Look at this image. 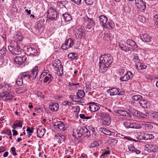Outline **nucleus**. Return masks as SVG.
I'll return each instance as SVG.
<instances>
[{
    "label": "nucleus",
    "mask_w": 158,
    "mask_h": 158,
    "mask_svg": "<svg viewBox=\"0 0 158 158\" xmlns=\"http://www.w3.org/2000/svg\"><path fill=\"white\" fill-rule=\"evenodd\" d=\"M83 28V26H81V28L78 27V28H77V30L75 33V35L76 36L77 35L78 38L80 39H81L84 37Z\"/></svg>",
    "instance_id": "obj_15"
},
{
    "label": "nucleus",
    "mask_w": 158,
    "mask_h": 158,
    "mask_svg": "<svg viewBox=\"0 0 158 158\" xmlns=\"http://www.w3.org/2000/svg\"><path fill=\"white\" fill-rule=\"evenodd\" d=\"M23 79L19 75L17 79L16 83L19 86H21L23 84Z\"/></svg>",
    "instance_id": "obj_39"
},
{
    "label": "nucleus",
    "mask_w": 158,
    "mask_h": 158,
    "mask_svg": "<svg viewBox=\"0 0 158 158\" xmlns=\"http://www.w3.org/2000/svg\"><path fill=\"white\" fill-rule=\"evenodd\" d=\"M127 45H129L132 48H137L138 46L136 42L131 39H128L126 40Z\"/></svg>",
    "instance_id": "obj_24"
},
{
    "label": "nucleus",
    "mask_w": 158,
    "mask_h": 158,
    "mask_svg": "<svg viewBox=\"0 0 158 158\" xmlns=\"http://www.w3.org/2000/svg\"><path fill=\"white\" fill-rule=\"evenodd\" d=\"M49 108L52 111H56L59 108V105L57 103H52L49 105Z\"/></svg>",
    "instance_id": "obj_27"
},
{
    "label": "nucleus",
    "mask_w": 158,
    "mask_h": 158,
    "mask_svg": "<svg viewBox=\"0 0 158 158\" xmlns=\"http://www.w3.org/2000/svg\"><path fill=\"white\" fill-rule=\"evenodd\" d=\"M77 131V130H74L73 134V136H74L76 138H77V137H78V135H77V132H76V131Z\"/></svg>",
    "instance_id": "obj_62"
},
{
    "label": "nucleus",
    "mask_w": 158,
    "mask_h": 158,
    "mask_svg": "<svg viewBox=\"0 0 158 158\" xmlns=\"http://www.w3.org/2000/svg\"><path fill=\"white\" fill-rule=\"evenodd\" d=\"M154 25L156 27L158 28V15H155L153 18Z\"/></svg>",
    "instance_id": "obj_42"
},
{
    "label": "nucleus",
    "mask_w": 158,
    "mask_h": 158,
    "mask_svg": "<svg viewBox=\"0 0 158 158\" xmlns=\"http://www.w3.org/2000/svg\"><path fill=\"white\" fill-rule=\"evenodd\" d=\"M6 150V148L4 147L1 146L0 147V152H2Z\"/></svg>",
    "instance_id": "obj_63"
},
{
    "label": "nucleus",
    "mask_w": 158,
    "mask_h": 158,
    "mask_svg": "<svg viewBox=\"0 0 158 158\" xmlns=\"http://www.w3.org/2000/svg\"><path fill=\"white\" fill-rule=\"evenodd\" d=\"M61 61L59 60H55L53 61L52 64L53 66L57 68V69L60 70H63V66L61 65Z\"/></svg>",
    "instance_id": "obj_19"
},
{
    "label": "nucleus",
    "mask_w": 158,
    "mask_h": 158,
    "mask_svg": "<svg viewBox=\"0 0 158 158\" xmlns=\"http://www.w3.org/2000/svg\"><path fill=\"white\" fill-rule=\"evenodd\" d=\"M6 53V49L3 47L2 49H0V56L2 57Z\"/></svg>",
    "instance_id": "obj_43"
},
{
    "label": "nucleus",
    "mask_w": 158,
    "mask_h": 158,
    "mask_svg": "<svg viewBox=\"0 0 158 158\" xmlns=\"http://www.w3.org/2000/svg\"><path fill=\"white\" fill-rule=\"evenodd\" d=\"M76 132H77L78 137H81L83 134H86L85 136L88 137L90 135L89 131H88V129L85 127H83L80 129H77Z\"/></svg>",
    "instance_id": "obj_4"
},
{
    "label": "nucleus",
    "mask_w": 158,
    "mask_h": 158,
    "mask_svg": "<svg viewBox=\"0 0 158 158\" xmlns=\"http://www.w3.org/2000/svg\"><path fill=\"white\" fill-rule=\"evenodd\" d=\"M145 77L147 79L152 80L153 79V77L150 75L147 74L145 75Z\"/></svg>",
    "instance_id": "obj_59"
},
{
    "label": "nucleus",
    "mask_w": 158,
    "mask_h": 158,
    "mask_svg": "<svg viewBox=\"0 0 158 158\" xmlns=\"http://www.w3.org/2000/svg\"><path fill=\"white\" fill-rule=\"evenodd\" d=\"M27 49L26 51L28 55L32 56H36L37 55V51L35 48L29 47H27Z\"/></svg>",
    "instance_id": "obj_20"
},
{
    "label": "nucleus",
    "mask_w": 158,
    "mask_h": 158,
    "mask_svg": "<svg viewBox=\"0 0 158 158\" xmlns=\"http://www.w3.org/2000/svg\"><path fill=\"white\" fill-rule=\"evenodd\" d=\"M145 147L148 152H156L158 148L156 145L148 144H146Z\"/></svg>",
    "instance_id": "obj_12"
},
{
    "label": "nucleus",
    "mask_w": 158,
    "mask_h": 158,
    "mask_svg": "<svg viewBox=\"0 0 158 158\" xmlns=\"http://www.w3.org/2000/svg\"><path fill=\"white\" fill-rule=\"evenodd\" d=\"M138 18L139 20L143 23H144L146 22V18L143 16L139 15V16Z\"/></svg>",
    "instance_id": "obj_44"
},
{
    "label": "nucleus",
    "mask_w": 158,
    "mask_h": 158,
    "mask_svg": "<svg viewBox=\"0 0 158 158\" xmlns=\"http://www.w3.org/2000/svg\"><path fill=\"white\" fill-rule=\"evenodd\" d=\"M38 68L37 66L35 67L32 70L31 73V79L35 80L36 78L38 73Z\"/></svg>",
    "instance_id": "obj_23"
},
{
    "label": "nucleus",
    "mask_w": 158,
    "mask_h": 158,
    "mask_svg": "<svg viewBox=\"0 0 158 158\" xmlns=\"http://www.w3.org/2000/svg\"><path fill=\"white\" fill-rule=\"evenodd\" d=\"M84 1L87 5H91L93 2V0H84Z\"/></svg>",
    "instance_id": "obj_54"
},
{
    "label": "nucleus",
    "mask_w": 158,
    "mask_h": 158,
    "mask_svg": "<svg viewBox=\"0 0 158 158\" xmlns=\"http://www.w3.org/2000/svg\"><path fill=\"white\" fill-rule=\"evenodd\" d=\"M62 16L64 21L69 22L70 21L71 18L70 16L67 13H66L62 15Z\"/></svg>",
    "instance_id": "obj_35"
},
{
    "label": "nucleus",
    "mask_w": 158,
    "mask_h": 158,
    "mask_svg": "<svg viewBox=\"0 0 158 158\" xmlns=\"http://www.w3.org/2000/svg\"><path fill=\"white\" fill-rule=\"evenodd\" d=\"M135 2L136 6L140 9L141 11L144 12L146 7L145 3L142 0H135Z\"/></svg>",
    "instance_id": "obj_6"
},
{
    "label": "nucleus",
    "mask_w": 158,
    "mask_h": 158,
    "mask_svg": "<svg viewBox=\"0 0 158 158\" xmlns=\"http://www.w3.org/2000/svg\"><path fill=\"white\" fill-rule=\"evenodd\" d=\"M14 46H9L8 49L13 54L19 55L21 53L19 46L17 41H14Z\"/></svg>",
    "instance_id": "obj_2"
},
{
    "label": "nucleus",
    "mask_w": 158,
    "mask_h": 158,
    "mask_svg": "<svg viewBox=\"0 0 158 158\" xmlns=\"http://www.w3.org/2000/svg\"><path fill=\"white\" fill-rule=\"evenodd\" d=\"M73 2L77 5H80L81 3V0H71Z\"/></svg>",
    "instance_id": "obj_60"
},
{
    "label": "nucleus",
    "mask_w": 158,
    "mask_h": 158,
    "mask_svg": "<svg viewBox=\"0 0 158 158\" xmlns=\"http://www.w3.org/2000/svg\"><path fill=\"white\" fill-rule=\"evenodd\" d=\"M88 108L92 112H95L100 109L99 106L94 102L90 104Z\"/></svg>",
    "instance_id": "obj_18"
},
{
    "label": "nucleus",
    "mask_w": 158,
    "mask_h": 158,
    "mask_svg": "<svg viewBox=\"0 0 158 158\" xmlns=\"http://www.w3.org/2000/svg\"><path fill=\"white\" fill-rule=\"evenodd\" d=\"M55 137L59 140L58 141V143H61L62 142H64L65 139L66 138V136L65 135H61L58 134L55 135Z\"/></svg>",
    "instance_id": "obj_25"
},
{
    "label": "nucleus",
    "mask_w": 158,
    "mask_h": 158,
    "mask_svg": "<svg viewBox=\"0 0 158 158\" xmlns=\"http://www.w3.org/2000/svg\"><path fill=\"white\" fill-rule=\"evenodd\" d=\"M106 133L105 135H108L110 136H111L112 137H114V135H115V133L114 132H112L108 130L106 132Z\"/></svg>",
    "instance_id": "obj_50"
},
{
    "label": "nucleus",
    "mask_w": 158,
    "mask_h": 158,
    "mask_svg": "<svg viewBox=\"0 0 158 158\" xmlns=\"http://www.w3.org/2000/svg\"><path fill=\"white\" fill-rule=\"evenodd\" d=\"M85 95V93L84 91L82 90H79L77 93V98H83Z\"/></svg>",
    "instance_id": "obj_34"
},
{
    "label": "nucleus",
    "mask_w": 158,
    "mask_h": 158,
    "mask_svg": "<svg viewBox=\"0 0 158 158\" xmlns=\"http://www.w3.org/2000/svg\"><path fill=\"white\" fill-rule=\"evenodd\" d=\"M100 24L103 28H108L106 22L107 21V18L104 15H101L99 17Z\"/></svg>",
    "instance_id": "obj_10"
},
{
    "label": "nucleus",
    "mask_w": 158,
    "mask_h": 158,
    "mask_svg": "<svg viewBox=\"0 0 158 158\" xmlns=\"http://www.w3.org/2000/svg\"><path fill=\"white\" fill-rule=\"evenodd\" d=\"M140 38L143 41L146 42H150L152 38L151 36L146 34L140 35Z\"/></svg>",
    "instance_id": "obj_21"
},
{
    "label": "nucleus",
    "mask_w": 158,
    "mask_h": 158,
    "mask_svg": "<svg viewBox=\"0 0 158 158\" xmlns=\"http://www.w3.org/2000/svg\"><path fill=\"white\" fill-rule=\"evenodd\" d=\"M140 106L144 108H148L151 105L149 102L147 100H144L143 98L141 100L139 101Z\"/></svg>",
    "instance_id": "obj_17"
},
{
    "label": "nucleus",
    "mask_w": 158,
    "mask_h": 158,
    "mask_svg": "<svg viewBox=\"0 0 158 158\" xmlns=\"http://www.w3.org/2000/svg\"><path fill=\"white\" fill-rule=\"evenodd\" d=\"M135 116H137L138 118H148L149 116L146 114L142 113L140 111H137V114H135Z\"/></svg>",
    "instance_id": "obj_29"
},
{
    "label": "nucleus",
    "mask_w": 158,
    "mask_h": 158,
    "mask_svg": "<svg viewBox=\"0 0 158 158\" xmlns=\"http://www.w3.org/2000/svg\"><path fill=\"white\" fill-rule=\"evenodd\" d=\"M45 131L44 129H38L37 131V136L40 138H42L44 135Z\"/></svg>",
    "instance_id": "obj_30"
},
{
    "label": "nucleus",
    "mask_w": 158,
    "mask_h": 158,
    "mask_svg": "<svg viewBox=\"0 0 158 158\" xmlns=\"http://www.w3.org/2000/svg\"><path fill=\"white\" fill-rule=\"evenodd\" d=\"M20 75L22 77V78L24 79L25 80L29 79L30 80H31V75L27 72L22 73Z\"/></svg>",
    "instance_id": "obj_26"
},
{
    "label": "nucleus",
    "mask_w": 158,
    "mask_h": 158,
    "mask_svg": "<svg viewBox=\"0 0 158 158\" xmlns=\"http://www.w3.org/2000/svg\"><path fill=\"white\" fill-rule=\"evenodd\" d=\"M106 113L102 112H98L96 114V117L98 119H102Z\"/></svg>",
    "instance_id": "obj_40"
},
{
    "label": "nucleus",
    "mask_w": 158,
    "mask_h": 158,
    "mask_svg": "<svg viewBox=\"0 0 158 158\" xmlns=\"http://www.w3.org/2000/svg\"><path fill=\"white\" fill-rule=\"evenodd\" d=\"M130 128L139 129L141 128L140 124H137L135 123H131Z\"/></svg>",
    "instance_id": "obj_37"
},
{
    "label": "nucleus",
    "mask_w": 158,
    "mask_h": 158,
    "mask_svg": "<svg viewBox=\"0 0 158 158\" xmlns=\"http://www.w3.org/2000/svg\"><path fill=\"white\" fill-rule=\"evenodd\" d=\"M128 148L129 151L132 152H134V150L135 149V148L132 145H131L130 146H128Z\"/></svg>",
    "instance_id": "obj_58"
},
{
    "label": "nucleus",
    "mask_w": 158,
    "mask_h": 158,
    "mask_svg": "<svg viewBox=\"0 0 158 158\" xmlns=\"http://www.w3.org/2000/svg\"><path fill=\"white\" fill-rule=\"evenodd\" d=\"M100 65L99 67L102 73L106 72L113 62V57L110 54H104L99 57Z\"/></svg>",
    "instance_id": "obj_1"
},
{
    "label": "nucleus",
    "mask_w": 158,
    "mask_h": 158,
    "mask_svg": "<svg viewBox=\"0 0 158 158\" xmlns=\"http://www.w3.org/2000/svg\"><path fill=\"white\" fill-rule=\"evenodd\" d=\"M0 98L5 100H11L13 98V95L11 92H4L0 93Z\"/></svg>",
    "instance_id": "obj_7"
},
{
    "label": "nucleus",
    "mask_w": 158,
    "mask_h": 158,
    "mask_svg": "<svg viewBox=\"0 0 158 158\" xmlns=\"http://www.w3.org/2000/svg\"><path fill=\"white\" fill-rule=\"evenodd\" d=\"M68 56L70 59L76 60L78 58V54L74 53H71L68 54Z\"/></svg>",
    "instance_id": "obj_36"
},
{
    "label": "nucleus",
    "mask_w": 158,
    "mask_h": 158,
    "mask_svg": "<svg viewBox=\"0 0 158 158\" xmlns=\"http://www.w3.org/2000/svg\"><path fill=\"white\" fill-rule=\"evenodd\" d=\"M33 129L34 128H33V127H32L31 129L29 127H27L26 130V131L27 132H28L30 133H31L33 132Z\"/></svg>",
    "instance_id": "obj_61"
},
{
    "label": "nucleus",
    "mask_w": 158,
    "mask_h": 158,
    "mask_svg": "<svg viewBox=\"0 0 158 158\" xmlns=\"http://www.w3.org/2000/svg\"><path fill=\"white\" fill-rule=\"evenodd\" d=\"M108 130L104 127H101L100 128L99 131H101L102 133L105 134L106 132Z\"/></svg>",
    "instance_id": "obj_56"
},
{
    "label": "nucleus",
    "mask_w": 158,
    "mask_h": 158,
    "mask_svg": "<svg viewBox=\"0 0 158 158\" xmlns=\"http://www.w3.org/2000/svg\"><path fill=\"white\" fill-rule=\"evenodd\" d=\"M27 57L24 56H16L14 58V60L15 62L17 64L20 65L23 64L26 60Z\"/></svg>",
    "instance_id": "obj_9"
},
{
    "label": "nucleus",
    "mask_w": 158,
    "mask_h": 158,
    "mask_svg": "<svg viewBox=\"0 0 158 158\" xmlns=\"http://www.w3.org/2000/svg\"><path fill=\"white\" fill-rule=\"evenodd\" d=\"M98 145L99 143L98 142L96 141H94L92 143L90 144V146H89V148H92L95 147Z\"/></svg>",
    "instance_id": "obj_47"
},
{
    "label": "nucleus",
    "mask_w": 158,
    "mask_h": 158,
    "mask_svg": "<svg viewBox=\"0 0 158 158\" xmlns=\"http://www.w3.org/2000/svg\"><path fill=\"white\" fill-rule=\"evenodd\" d=\"M54 126H56V127L63 131L65 130L67 128V127L64 125V123L61 121L59 122L57 124H55Z\"/></svg>",
    "instance_id": "obj_22"
},
{
    "label": "nucleus",
    "mask_w": 158,
    "mask_h": 158,
    "mask_svg": "<svg viewBox=\"0 0 158 158\" xmlns=\"http://www.w3.org/2000/svg\"><path fill=\"white\" fill-rule=\"evenodd\" d=\"M84 19L86 22L89 24H91V25H95V23L94 22L93 19L89 18L87 16L85 17Z\"/></svg>",
    "instance_id": "obj_38"
},
{
    "label": "nucleus",
    "mask_w": 158,
    "mask_h": 158,
    "mask_svg": "<svg viewBox=\"0 0 158 158\" xmlns=\"http://www.w3.org/2000/svg\"><path fill=\"white\" fill-rule=\"evenodd\" d=\"M133 59L135 62H137L139 60V57L137 54H136V55L134 56Z\"/></svg>",
    "instance_id": "obj_64"
},
{
    "label": "nucleus",
    "mask_w": 158,
    "mask_h": 158,
    "mask_svg": "<svg viewBox=\"0 0 158 158\" xmlns=\"http://www.w3.org/2000/svg\"><path fill=\"white\" fill-rule=\"evenodd\" d=\"M85 87L86 92L90 91L91 89V84L90 83H85Z\"/></svg>",
    "instance_id": "obj_46"
},
{
    "label": "nucleus",
    "mask_w": 158,
    "mask_h": 158,
    "mask_svg": "<svg viewBox=\"0 0 158 158\" xmlns=\"http://www.w3.org/2000/svg\"><path fill=\"white\" fill-rule=\"evenodd\" d=\"M118 45L121 49L126 52L130 51L131 49V48L128 47V45H127L126 41L125 42L120 41L119 42Z\"/></svg>",
    "instance_id": "obj_8"
},
{
    "label": "nucleus",
    "mask_w": 158,
    "mask_h": 158,
    "mask_svg": "<svg viewBox=\"0 0 158 158\" xmlns=\"http://www.w3.org/2000/svg\"><path fill=\"white\" fill-rule=\"evenodd\" d=\"M140 125L141 126V128L142 126L145 127V129L146 130H148L152 129L153 128V126L151 124L147 123H140Z\"/></svg>",
    "instance_id": "obj_31"
},
{
    "label": "nucleus",
    "mask_w": 158,
    "mask_h": 158,
    "mask_svg": "<svg viewBox=\"0 0 158 158\" xmlns=\"http://www.w3.org/2000/svg\"><path fill=\"white\" fill-rule=\"evenodd\" d=\"M107 26L108 27H110L111 29L113 28L114 27V24L112 21H110L107 22Z\"/></svg>",
    "instance_id": "obj_45"
},
{
    "label": "nucleus",
    "mask_w": 158,
    "mask_h": 158,
    "mask_svg": "<svg viewBox=\"0 0 158 158\" xmlns=\"http://www.w3.org/2000/svg\"><path fill=\"white\" fill-rule=\"evenodd\" d=\"M91 25L90 24H89V23H87L86 28V29H88V30L87 31H90L92 30V27H93L95 25Z\"/></svg>",
    "instance_id": "obj_51"
},
{
    "label": "nucleus",
    "mask_w": 158,
    "mask_h": 158,
    "mask_svg": "<svg viewBox=\"0 0 158 158\" xmlns=\"http://www.w3.org/2000/svg\"><path fill=\"white\" fill-rule=\"evenodd\" d=\"M19 123H14L13 125L15 127H22V123H23V121H19Z\"/></svg>",
    "instance_id": "obj_55"
},
{
    "label": "nucleus",
    "mask_w": 158,
    "mask_h": 158,
    "mask_svg": "<svg viewBox=\"0 0 158 158\" xmlns=\"http://www.w3.org/2000/svg\"><path fill=\"white\" fill-rule=\"evenodd\" d=\"M63 104L64 106H71L73 105V103L71 102H64L63 103Z\"/></svg>",
    "instance_id": "obj_57"
},
{
    "label": "nucleus",
    "mask_w": 158,
    "mask_h": 158,
    "mask_svg": "<svg viewBox=\"0 0 158 158\" xmlns=\"http://www.w3.org/2000/svg\"><path fill=\"white\" fill-rule=\"evenodd\" d=\"M102 124L104 125L108 126L111 123V119L109 114L106 113L102 118Z\"/></svg>",
    "instance_id": "obj_14"
},
{
    "label": "nucleus",
    "mask_w": 158,
    "mask_h": 158,
    "mask_svg": "<svg viewBox=\"0 0 158 158\" xmlns=\"http://www.w3.org/2000/svg\"><path fill=\"white\" fill-rule=\"evenodd\" d=\"M15 39L17 40H18L19 41H21L23 39V37L21 35H20L18 34H16L15 36Z\"/></svg>",
    "instance_id": "obj_48"
},
{
    "label": "nucleus",
    "mask_w": 158,
    "mask_h": 158,
    "mask_svg": "<svg viewBox=\"0 0 158 158\" xmlns=\"http://www.w3.org/2000/svg\"><path fill=\"white\" fill-rule=\"evenodd\" d=\"M68 42H69V45H68V48L72 47L74 44V42L73 40L71 38L68 39Z\"/></svg>",
    "instance_id": "obj_49"
},
{
    "label": "nucleus",
    "mask_w": 158,
    "mask_h": 158,
    "mask_svg": "<svg viewBox=\"0 0 158 158\" xmlns=\"http://www.w3.org/2000/svg\"><path fill=\"white\" fill-rule=\"evenodd\" d=\"M57 15V12L55 7L52 5H51L48 11L47 17L52 20H53L56 19Z\"/></svg>",
    "instance_id": "obj_3"
},
{
    "label": "nucleus",
    "mask_w": 158,
    "mask_h": 158,
    "mask_svg": "<svg viewBox=\"0 0 158 158\" xmlns=\"http://www.w3.org/2000/svg\"><path fill=\"white\" fill-rule=\"evenodd\" d=\"M131 122L128 121H125L123 123L124 126L126 128H130Z\"/></svg>",
    "instance_id": "obj_52"
},
{
    "label": "nucleus",
    "mask_w": 158,
    "mask_h": 158,
    "mask_svg": "<svg viewBox=\"0 0 158 158\" xmlns=\"http://www.w3.org/2000/svg\"><path fill=\"white\" fill-rule=\"evenodd\" d=\"M115 112L123 116H127L131 118L132 117V115L123 108L115 110Z\"/></svg>",
    "instance_id": "obj_11"
},
{
    "label": "nucleus",
    "mask_w": 158,
    "mask_h": 158,
    "mask_svg": "<svg viewBox=\"0 0 158 158\" xmlns=\"http://www.w3.org/2000/svg\"><path fill=\"white\" fill-rule=\"evenodd\" d=\"M118 136L122 138L125 139L129 140L131 141L133 140L134 141H136V140L135 139H133L132 138H131L128 136H125V135L120 133L118 134Z\"/></svg>",
    "instance_id": "obj_41"
},
{
    "label": "nucleus",
    "mask_w": 158,
    "mask_h": 158,
    "mask_svg": "<svg viewBox=\"0 0 158 158\" xmlns=\"http://www.w3.org/2000/svg\"><path fill=\"white\" fill-rule=\"evenodd\" d=\"M143 136L144 139L145 140L152 139L154 138V136L153 134L148 133H145Z\"/></svg>",
    "instance_id": "obj_32"
},
{
    "label": "nucleus",
    "mask_w": 158,
    "mask_h": 158,
    "mask_svg": "<svg viewBox=\"0 0 158 158\" xmlns=\"http://www.w3.org/2000/svg\"><path fill=\"white\" fill-rule=\"evenodd\" d=\"M53 79L54 78L53 76L51 74H48V75L44 77L43 80V82L46 83L48 82V83H50L53 81Z\"/></svg>",
    "instance_id": "obj_28"
},
{
    "label": "nucleus",
    "mask_w": 158,
    "mask_h": 158,
    "mask_svg": "<svg viewBox=\"0 0 158 158\" xmlns=\"http://www.w3.org/2000/svg\"><path fill=\"white\" fill-rule=\"evenodd\" d=\"M143 97L140 95H136L134 96H132V99L133 100V101H134L135 103V101H139V102L142 99H143Z\"/></svg>",
    "instance_id": "obj_33"
},
{
    "label": "nucleus",
    "mask_w": 158,
    "mask_h": 158,
    "mask_svg": "<svg viewBox=\"0 0 158 158\" xmlns=\"http://www.w3.org/2000/svg\"><path fill=\"white\" fill-rule=\"evenodd\" d=\"M15 150V148L14 147H12L10 149V151L12 152V154L14 156H16L17 155V154Z\"/></svg>",
    "instance_id": "obj_53"
},
{
    "label": "nucleus",
    "mask_w": 158,
    "mask_h": 158,
    "mask_svg": "<svg viewBox=\"0 0 158 158\" xmlns=\"http://www.w3.org/2000/svg\"><path fill=\"white\" fill-rule=\"evenodd\" d=\"M107 92L110 93L111 96L123 95L125 94L124 91L122 90L120 91L119 89L116 88H113L108 89L107 90Z\"/></svg>",
    "instance_id": "obj_5"
},
{
    "label": "nucleus",
    "mask_w": 158,
    "mask_h": 158,
    "mask_svg": "<svg viewBox=\"0 0 158 158\" xmlns=\"http://www.w3.org/2000/svg\"><path fill=\"white\" fill-rule=\"evenodd\" d=\"M44 21V20L42 19H40L37 21L35 27L36 30L37 31H39V30L43 27Z\"/></svg>",
    "instance_id": "obj_16"
},
{
    "label": "nucleus",
    "mask_w": 158,
    "mask_h": 158,
    "mask_svg": "<svg viewBox=\"0 0 158 158\" xmlns=\"http://www.w3.org/2000/svg\"><path fill=\"white\" fill-rule=\"evenodd\" d=\"M133 76L132 73L130 71H128L124 76L120 77V80L122 81H126L131 78Z\"/></svg>",
    "instance_id": "obj_13"
}]
</instances>
